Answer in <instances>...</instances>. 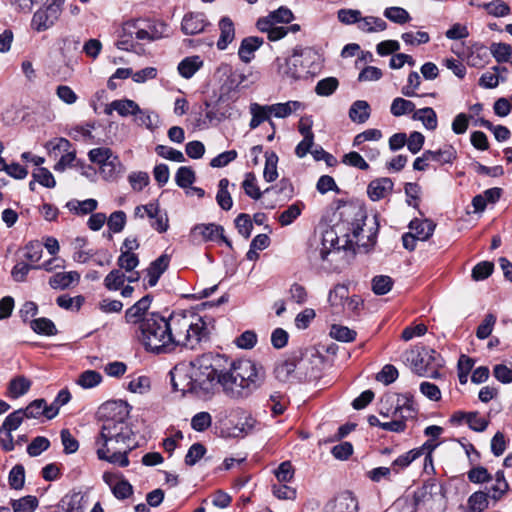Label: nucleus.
Masks as SVG:
<instances>
[{"label": "nucleus", "mask_w": 512, "mask_h": 512, "mask_svg": "<svg viewBox=\"0 0 512 512\" xmlns=\"http://www.w3.org/2000/svg\"><path fill=\"white\" fill-rule=\"evenodd\" d=\"M261 19H266L276 25L281 23L288 24L294 19V15L289 8L282 6Z\"/></svg>", "instance_id": "a18cd8bd"}, {"label": "nucleus", "mask_w": 512, "mask_h": 512, "mask_svg": "<svg viewBox=\"0 0 512 512\" xmlns=\"http://www.w3.org/2000/svg\"><path fill=\"white\" fill-rule=\"evenodd\" d=\"M196 179L195 172L191 167L181 166L175 174V182L180 188L190 187Z\"/></svg>", "instance_id": "37998d69"}, {"label": "nucleus", "mask_w": 512, "mask_h": 512, "mask_svg": "<svg viewBox=\"0 0 512 512\" xmlns=\"http://www.w3.org/2000/svg\"><path fill=\"white\" fill-rule=\"evenodd\" d=\"M191 234L203 242L225 243L229 248L232 247L231 241L224 235V228L215 223L197 224L193 227Z\"/></svg>", "instance_id": "9d476101"}, {"label": "nucleus", "mask_w": 512, "mask_h": 512, "mask_svg": "<svg viewBox=\"0 0 512 512\" xmlns=\"http://www.w3.org/2000/svg\"><path fill=\"white\" fill-rule=\"evenodd\" d=\"M488 494L482 491L473 493L469 499V508L474 512H483L488 506Z\"/></svg>", "instance_id": "13d9d810"}, {"label": "nucleus", "mask_w": 512, "mask_h": 512, "mask_svg": "<svg viewBox=\"0 0 512 512\" xmlns=\"http://www.w3.org/2000/svg\"><path fill=\"white\" fill-rule=\"evenodd\" d=\"M46 401L44 399H36L32 401L26 408L22 409L25 418H39L40 416L46 417Z\"/></svg>", "instance_id": "6e6d98bb"}, {"label": "nucleus", "mask_w": 512, "mask_h": 512, "mask_svg": "<svg viewBox=\"0 0 512 512\" xmlns=\"http://www.w3.org/2000/svg\"><path fill=\"white\" fill-rule=\"evenodd\" d=\"M407 361L413 371L420 375H426L430 370L443 366V359L434 349L422 347L413 349L407 353Z\"/></svg>", "instance_id": "423d86ee"}, {"label": "nucleus", "mask_w": 512, "mask_h": 512, "mask_svg": "<svg viewBox=\"0 0 512 512\" xmlns=\"http://www.w3.org/2000/svg\"><path fill=\"white\" fill-rule=\"evenodd\" d=\"M166 317L158 312L146 315L135 330L138 341L146 351L154 354L169 353Z\"/></svg>", "instance_id": "7ed1b4c3"}, {"label": "nucleus", "mask_w": 512, "mask_h": 512, "mask_svg": "<svg viewBox=\"0 0 512 512\" xmlns=\"http://www.w3.org/2000/svg\"><path fill=\"white\" fill-rule=\"evenodd\" d=\"M263 43L264 40L260 37L250 36L244 38L238 49L239 58L244 63H249L253 59L255 51L258 50Z\"/></svg>", "instance_id": "aec40b11"}, {"label": "nucleus", "mask_w": 512, "mask_h": 512, "mask_svg": "<svg viewBox=\"0 0 512 512\" xmlns=\"http://www.w3.org/2000/svg\"><path fill=\"white\" fill-rule=\"evenodd\" d=\"M415 107L412 101L397 97L391 103L390 112L393 116L400 117L415 111Z\"/></svg>", "instance_id": "a19ab883"}, {"label": "nucleus", "mask_w": 512, "mask_h": 512, "mask_svg": "<svg viewBox=\"0 0 512 512\" xmlns=\"http://www.w3.org/2000/svg\"><path fill=\"white\" fill-rule=\"evenodd\" d=\"M39 501L36 496L27 495L17 500L11 501L13 512H34L38 507Z\"/></svg>", "instance_id": "4c0bfd02"}, {"label": "nucleus", "mask_w": 512, "mask_h": 512, "mask_svg": "<svg viewBox=\"0 0 512 512\" xmlns=\"http://www.w3.org/2000/svg\"><path fill=\"white\" fill-rule=\"evenodd\" d=\"M151 303L152 297L150 295L142 297L125 311V322L128 324H138L139 326L142 319L149 314L147 311L150 308Z\"/></svg>", "instance_id": "4468645a"}, {"label": "nucleus", "mask_w": 512, "mask_h": 512, "mask_svg": "<svg viewBox=\"0 0 512 512\" xmlns=\"http://www.w3.org/2000/svg\"><path fill=\"white\" fill-rule=\"evenodd\" d=\"M265 167L263 171V177L267 182H273L278 177L277 172V163L278 156L275 152H266L265 153Z\"/></svg>", "instance_id": "ea45409f"}, {"label": "nucleus", "mask_w": 512, "mask_h": 512, "mask_svg": "<svg viewBox=\"0 0 512 512\" xmlns=\"http://www.w3.org/2000/svg\"><path fill=\"white\" fill-rule=\"evenodd\" d=\"M490 52L498 63H504L509 61L512 49L511 46L506 43H492Z\"/></svg>", "instance_id": "603ef678"}, {"label": "nucleus", "mask_w": 512, "mask_h": 512, "mask_svg": "<svg viewBox=\"0 0 512 512\" xmlns=\"http://www.w3.org/2000/svg\"><path fill=\"white\" fill-rule=\"evenodd\" d=\"M276 63L280 74L297 80L317 73L320 66V55L312 47L296 46L290 57L277 58Z\"/></svg>", "instance_id": "20e7f679"}, {"label": "nucleus", "mask_w": 512, "mask_h": 512, "mask_svg": "<svg viewBox=\"0 0 512 512\" xmlns=\"http://www.w3.org/2000/svg\"><path fill=\"white\" fill-rule=\"evenodd\" d=\"M80 274L77 271L58 272L49 278V285L55 290H66L78 285Z\"/></svg>", "instance_id": "dca6fc26"}, {"label": "nucleus", "mask_w": 512, "mask_h": 512, "mask_svg": "<svg viewBox=\"0 0 512 512\" xmlns=\"http://www.w3.org/2000/svg\"><path fill=\"white\" fill-rule=\"evenodd\" d=\"M387 28L386 22L374 16L361 17L358 29L365 33L384 31Z\"/></svg>", "instance_id": "f704fd0d"}, {"label": "nucleus", "mask_w": 512, "mask_h": 512, "mask_svg": "<svg viewBox=\"0 0 512 512\" xmlns=\"http://www.w3.org/2000/svg\"><path fill=\"white\" fill-rule=\"evenodd\" d=\"M483 8L488 14L495 17H503L510 14V7L503 0H495L489 3H485Z\"/></svg>", "instance_id": "bf43d9fd"}, {"label": "nucleus", "mask_w": 512, "mask_h": 512, "mask_svg": "<svg viewBox=\"0 0 512 512\" xmlns=\"http://www.w3.org/2000/svg\"><path fill=\"white\" fill-rule=\"evenodd\" d=\"M309 362L310 361L307 357H301L298 359V357L295 355L281 360L275 365V377L280 382H288L294 378L301 379V376H297L298 372H296V370L306 368L307 363Z\"/></svg>", "instance_id": "1a4fd4ad"}, {"label": "nucleus", "mask_w": 512, "mask_h": 512, "mask_svg": "<svg viewBox=\"0 0 512 512\" xmlns=\"http://www.w3.org/2000/svg\"><path fill=\"white\" fill-rule=\"evenodd\" d=\"M168 337L170 338L169 352L177 346L193 349L201 340L203 335V324L194 323L192 319L183 314H171L166 318Z\"/></svg>", "instance_id": "39448f33"}, {"label": "nucleus", "mask_w": 512, "mask_h": 512, "mask_svg": "<svg viewBox=\"0 0 512 512\" xmlns=\"http://www.w3.org/2000/svg\"><path fill=\"white\" fill-rule=\"evenodd\" d=\"M371 114V108L367 101L357 100L349 109V118L352 122L363 124L365 123Z\"/></svg>", "instance_id": "393cba45"}, {"label": "nucleus", "mask_w": 512, "mask_h": 512, "mask_svg": "<svg viewBox=\"0 0 512 512\" xmlns=\"http://www.w3.org/2000/svg\"><path fill=\"white\" fill-rule=\"evenodd\" d=\"M269 107L271 114H273L276 118H286L293 112H296L299 109H303L304 105L299 101H288L285 103L269 105Z\"/></svg>", "instance_id": "7c9ffc66"}, {"label": "nucleus", "mask_w": 512, "mask_h": 512, "mask_svg": "<svg viewBox=\"0 0 512 512\" xmlns=\"http://www.w3.org/2000/svg\"><path fill=\"white\" fill-rule=\"evenodd\" d=\"M8 482L12 489L20 490L25 482V470L20 464L15 465L9 472Z\"/></svg>", "instance_id": "864d4df0"}, {"label": "nucleus", "mask_w": 512, "mask_h": 512, "mask_svg": "<svg viewBox=\"0 0 512 512\" xmlns=\"http://www.w3.org/2000/svg\"><path fill=\"white\" fill-rule=\"evenodd\" d=\"M229 180L227 178H222L218 183V192L216 195V201L218 205L225 211H228L232 208L233 200L228 191Z\"/></svg>", "instance_id": "c9c22d12"}, {"label": "nucleus", "mask_w": 512, "mask_h": 512, "mask_svg": "<svg viewBox=\"0 0 512 512\" xmlns=\"http://www.w3.org/2000/svg\"><path fill=\"white\" fill-rule=\"evenodd\" d=\"M170 262V256L162 254L157 259L152 261L147 268L148 285L154 287L161 275L167 270Z\"/></svg>", "instance_id": "6ab92c4d"}, {"label": "nucleus", "mask_w": 512, "mask_h": 512, "mask_svg": "<svg viewBox=\"0 0 512 512\" xmlns=\"http://www.w3.org/2000/svg\"><path fill=\"white\" fill-rule=\"evenodd\" d=\"M126 281L125 274L120 269H113L104 279V286L109 291H117Z\"/></svg>", "instance_id": "c03bdc74"}, {"label": "nucleus", "mask_w": 512, "mask_h": 512, "mask_svg": "<svg viewBox=\"0 0 512 512\" xmlns=\"http://www.w3.org/2000/svg\"><path fill=\"white\" fill-rule=\"evenodd\" d=\"M102 381V375L95 370H86L77 379V384L85 389L93 388Z\"/></svg>", "instance_id": "49530a36"}, {"label": "nucleus", "mask_w": 512, "mask_h": 512, "mask_svg": "<svg viewBox=\"0 0 512 512\" xmlns=\"http://www.w3.org/2000/svg\"><path fill=\"white\" fill-rule=\"evenodd\" d=\"M304 205L301 202H296L284 210L278 217V221L282 226L292 224L302 212Z\"/></svg>", "instance_id": "79ce46f5"}, {"label": "nucleus", "mask_w": 512, "mask_h": 512, "mask_svg": "<svg viewBox=\"0 0 512 512\" xmlns=\"http://www.w3.org/2000/svg\"><path fill=\"white\" fill-rule=\"evenodd\" d=\"M339 85V82L334 77H327L325 79L320 80L316 87L315 92L320 96H330L335 92Z\"/></svg>", "instance_id": "052dcab7"}, {"label": "nucleus", "mask_w": 512, "mask_h": 512, "mask_svg": "<svg viewBox=\"0 0 512 512\" xmlns=\"http://www.w3.org/2000/svg\"><path fill=\"white\" fill-rule=\"evenodd\" d=\"M210 22L203 12H188L183 16L181 31L185 35H197L205 31Z\"/></svg>", "instance_id": "9b49d317"}, {"label": "nucleus", "mask_w": 512, "mask_h": 512, "mask_svg": "<svg viewBox=\"0 0 512 512\" xmlns=\"http://www.w3.org/2000/svg\"><path fill=\"white\" fill-rule=\"evenodd\" d=\"M394 183L388 177L372 180L367 187V194L372 201H379L393 190Z\"/></svg>", "instance_id": "2eb2a0df"}, {"label": "nucleus", "mask_w": 512, "mask_h": 512, "mask_svg": "<svg viewBox=\"0 0 512 512\" xmlns=\"http://www.w3.org/2000/svg\"><path fill=\"white\" fill-rule=\"evenodd\" d=\"M235 226L238 232L246 239L251 235L253 224L250 216L246 213L239 214L235 219Z\"/></svg>", "instance_id": "338daca9"}, {"label": "nucleus", "mask_w": 512, "mask_h": 512, "mask_svg": "<svg viewBox=\"0 0 512 512\" xmlns=\"http://www.w3.org/2000/svg\"><path fill=\"white\" fill-rule=\"evenodd\" d=\"M349 288L345 284H336L328 294V302L333 313L339 314L345 310V301L348 299Z\"/></svg>", "instance_id": "f3484780"}, {"label": "nucleus", "mask_w": 512, "mask_h": 512, "mask_svg": "<svg viewBox=\"0 0 512 512\" xmlns=\"http://www.w3.org/2000/svg\"><path fill=\"white\" fill-rule=\"evenodd\" d=\"M130 409V405L125 401H107L99 407L97 416L102 424H119L129 421Z\"/></svg>", "instance_id": "0eeeda50"}, {"label": "nucleus", "mask_w": 512, "mask_h": 512, "mask_svg": "<svg viewBox=\"0 0 512 512\" xmlns=\"http://www.w3.org/2000/svg\"><path fill=\"white\" fill-rule=\"evenodd\" d=\"M134 435L129 421L102 424L100 434L95 440L96 453L100 460L120 467L129 465L128 454L133 446L130 440Z\"/></svg>", "instance_id": "f03ea898"}, {"label": "nucleus", "mask_w": 512, "mask_h": 512, "mask_svg": "<svg viewBox=\"0 0 512 512\" xmlns=\"http://www.w3.org/2000/svg\"><path fill=\"white\" fill-rule=\"evenodd\" d=\"M393 286V280L387 275H378L372 279V290L376 295L387 294Z\"/></svg>", "instance_id": "3c124183"}, {"label": "nucleus", "mask_w": 512, "mask_h": 512, "mask_svg": "<svg viewBox=\"0 0 512 512\" xmlns=\"http://www.w3.org/2000/svg\"><path fill=\"white\" fill-rule=\"evenodd\" d=\"M436 224L430 219L414 218L409 223V229L415 232L418 240L426 241L434 233Z\"/></svg>", "instance_id": "5701e85b"}, {"label": "nucleus", "mask_w": 512, "mask_h": 512, "mask_svg": "<svg viewBox=\"0 0 512 512\" xmlns=\"http://www.w3.org/2000/svg\"><path fill=\"white\" fill-rule=\"evenodd\" d=\"M223 359L218 354H204L195 360L189 375L175 368L170 373L173 389L207 398L220 387L227 397L238 400L249 397L262 385L264 371L254 361L240 359L221 368Z\"/></svg>", "instance_id": "f257e3e1"}, {"label": "nucleus", "mask_w": 512, "mask_h": 512, "mask_svg": "<svg viewBox=\"0 0 512 512\" xmlns=\"http://www.w3.org/2000/svg\"><path fill=\"white\" fill-rule=\"evenodd\" d=\"M135 122L139 126H145L147 129L154 131L158 128L159 116L154 111L140 108V112H137Z\"/></svg>", "instance_id": "72a5a7b5"}, {"label": "nucleus", "mask_w": 512, "mask_h": 512, "mask_svg": "<svg viewBox=\"0 0 512 512\" xmlns=\"http://www.w3.org/2000/svg\"><path fill=\"white\" fill-rule=\"evenodd\" d=\"M356 331L342 325L334 324L330 328V336L337 341L352 342L356 338Z\"/></svg>", "instance_id": "de8ad7c7"}, {"label": "nucleus", "mask_w": 512, "mask_h": 512, "mask_svg": "<svg viewBox=\"0 0 512 512\" xmlns=\"http://www.w3.org/2000/svg\"><path fill=\"white\" fill-rule=\"evenodd\" d=\"M358 502L349 491L337 495L332 501L325 505L324 512H357Z\"/></svg>", "instance_id": "f8f14e48"}, {"label": "nucleus", "mask_w": 512, "mask_h": 512, "mask_svg": "<svg viewBox=\"0 0 512 512\" xmlns=\"http://www.w3.org/2000/svg\"><path fill=\"white\" fill-rule=\"evenodd\" d=\"M24 418L25 415L22 409L15 410L5 418L1 428H3L4 431L12 432L21 425Z\"/></svg>", "instance_id": "69168bd1"}, {"label": "nucleus", "mask_w": 512, "mask_h": 512, "mask_svg": "<svg viewBox=\"0 0 512 512\" xmlns=\"http://www.w3.org/2000/svg\"><path fill=\"white\" fill-rule=\"evenodd\" d=\"M30 327L37 334L53 336L57 333L55 324L50 319L45 317L31 320Z\"/></svg>", "instance_id": "e433bc0d"}, {"label": "nucleus", "mask_w": 512, "mask_h": 512, "mask_svg": "<svg viewBox=\"0 0 512 512\" xmlns=\"http://www.w3.org/2000/svg\"><path fill=\"white\" fill-rule=\"evenodd\" d=\"M212 424V417L208 412H199L191 419V427L198 432H203Z\"/></svg>", "instance_id": "774afa93"}, {"label": "nucleus", "mask_w": 512, "mask_h": 512, "mask_svg": "<svg viewBox=\"0 0 512 512\" xmlns=\"http://www.w3.org/2000/svg\"><path fill=\"white\" fill-rule=\"evenodd\" d=\"M117 265L126 272H132L139 265L138 255L135 253L121 252L117 259Z\"/></svg>", "instance_id": "680f3d73"}, {"label": "nucleus", "mask_w": 512, "mask_h": 512, "mask_svg": "<svg viewBox=\"0 0 512 512\" xmlns=\"http://www.w3.org/2000/svg\"><path fill=\"white\" fill-rule=\"evenodd\" d=\"M413 119L421 121L428 130H435L438 125L436 112L431 107L418 109L413 114Z\"/></svg>", "instance_id": "2f4dec72"}, {"label": "nucleus", "mask_w": 512, "mask_h": 512, "mask_svg": "<svg viewBox=\"0 0 512 512\" xmlns=\"http://www.w3.org/2000/svg\"><path fill=\"white\" fill-rule=\"evenodd\" d=\"M113 111H116L122 117L137 116V112H140V106L130 99L114 100L105 107V114L111 115Z\"/></svg>", "instance_id": "a211bd4d"}, {"label": "nucleus", "mask_w": 512, "mask_h": 512, "mask_svg": "<svg viewBox=\"0 0 512 512\" xmlns=\"http://www.w3.org/2000/svg\"><path fill=\"white\" fill-rule=\"evenodd\" d=\"M32 382L23 375L12 378L8 385V396L17 399L25 395L31 388Z\"/></svg>", "instance_id": "a878e982"}, {"label": "nucleus", "mask_w": 512, "mask_h": 512, "mask_svg": "<svg viewBox=\"0 0 512 512\" xmlns=\"http://www.w3.org/2000/svg\"><path fill=\"white\" fill-rule=\"evenodd\" d=\"M65 0H52L45 8L38 9L31 20V27L37 32L46 31L59 19Z\"/></svg>", "instance_id": "6e6552de"}, {"label": "nucleus", "mask_w": 512, "mask_h": 512, "mask_svg": "<svg viewBox=\"0 0 512 512\" xmlns=\"http://www.w3.org/2000/svg\"><path fill=\"white\" fill-rule=\"evenodd\" d=\"M146 24L147 32L149 33V41H155L163 38L167 33V25L162 21H147L143 20Z\"/></svg>", "instance_id": "09e8293b"}, {"label": "nucleus", "mask_w": 512, "mask_h": 512, "mask_svg": "<svg viewBox=\"0 0 512 512\" xmlns=\"http://www.w3.org/2000/svg\"><path fill=\"white\" fill-rule=\"evenodd\" d=\"M327 240L324 239V241L315 247L313 250L310 251L309 259L312 265L317 266L319 269L326 270L327 267L324 265L326 261H328V257L332 253H338V251H331L327 248L326 242Z\"/></svg>", "instance_id": "c756f323"}, {"label": "nucleus", "mask_w": 512, "mask_h": 512, "mask_svg": "<svg viewBox=\"0 0 512 512\" xmlns=\"http://www.w3.org/2000/svg\"><path fill=\"white\" fill-rule=\"evenodd\" d=\"M242 188L245 194L254 200H259L263 193H269L270 191L274 190V187H268L263 192H261L257 185L256 176L252 172L245 174V178L242 182Z\"/></svg>", "instance_id": "cd10ccee"}, {"label": "nucleus", "mask_w": 512, "mask_h": 512, "mask_svg": "<svg viewBox=\"0 0 512 512\" xmlns=\"http://www.w3.org/2000/svg\"><path fill=\"white\" fill-rule=\"evenodd\" d=\"M126 213L122 210L115 211L107 218V225L113 233H120L126 225Z\"/></svg>", "instance_id": "8fccbe9b"}, {"label": "nucleus", "mask_w": 512, "mask_h": 512, "mask_svg": "<svg viewBox=\"0 0 512 512\" xmlns=\"http://www.w3.org/2000/svg\"><path fill=\"white\" fill-rule=\"evenodd\" d=\"M250 113L252 115V119L249 123L251 129L257 128L261 123L268 120L271 115L269 105L262 106L257 103L250 105Z\"/></svg>", "instance_id": "473e14b6"}, {"label": "nucleus", "mask_w": 512, "mask_h": 512, "mask_svg": "<svg viewBox=\"0 0 512 512\" xmlns=\"http://www.w3.org/2000/svg\"><path fill=\"white\" fill-rule=\"evenodd\" d=\"M97 206V200L92 198L83 201L72 199L66 203V207L70 212L81 216L92 213L97 209Z\"/></svg>", "instance_id": "c85d7f7f"}, {"label": "nucleus", "mask_w": 512, "mask_h": 512, "mask_svg": "<svg viewBox=\"0 0 512 512\" xmlns=\"http://www.w3.org/2000/svg\"><path fill=\"white\" fill-rule=\"evenodd\" d=\"M85 301V298L82 295H78L75 297H70L66 294L60 295L56 299V303L59 307L65 310H71L75 308L77 311L81 308Z\"/></svg>", "instance_id": "5fc2aeb1"}, {"label": "nucleus", "mask_w": 512, "mask_h": 512, "mask_svg": "<svg viewBox=\"0 0 512 512\" xmlns=\"http://www.w3.org/2000/svg\"><path fill=\"white\" fill-rule=\"evenodd\" d=\"M220 36L217 41V48L225 50L235 38V28L232 20L225 16L219 21Z\"/></svg>", "instance_id": "4be33fe9"}, {"label": "nucleus", "mask_w": 512, "mask_h": 512, "mask_svg": "<svg viewBox=\"0 0 512 512\" xmlns=\"http://www.w3.org/2000/svg\"><path fill=\"white\" fill-rule=\"evenodd\" d=\"M256 27L260 32L267 33L270 41H278L288 34V29L269 22L266 19H258Z\"/></svg>", "instance_id": "b1692460"}, {"label": "nucleus", "mask_w": 512, "mask_h": 512, "mask_svg": "<svg viewBox=\"0 0 512 512\" xmlns=\"http://www.w3.org/2000/svg\"><path fill=\"white\" fill-rule=\"evenodd\" d=\"M383 15L393 23L403 25L411 20L409 12L398 6L388 7L384 10Z\"/></svg>", "instance_id": "58836bf2"}, {"label": "nucleus", "mask_w": 512, "mask_h": 512, "mask_svg": "<svg viewBox=\"0 0 512 512\" xmlns=\"http://www.w3.org/2000/svg\"><path fill=\"white\" fill-rule=\"evenodd\" d=\"M417 413L418 411L415 408V404L411 396H397L396 405L392 412V418H398L406 423L407 420L416 418Z\"/></svg>", "instance_id": "ddd939ff"}, {"label": "nucleus", "mask_w": 512, "mask_h": 512, "mask_svg": "<svg viewBox=\"0 0 512 512\" xmlns=\"http://www.w3.org/2000/svg\"><path fill=\"white\" fill-rule=\"evenodd\" d=\"M206 453V448L201 443H194L188 449L185 456V464L194 466Z\"/></svg>", "instance_id": "0e129e2a"}, {"label": "nucleus", "mask_w": 512, "mask_h": 512, "mask_svg": "<svg viewBox=\"0 0 512 512\" xmlns=\"http://www.w3.org/2000/svg\"><path fill=\"white\" fill-rule=\"evenodd\" d=\"M49 447L50 441L46 437L37 436L27 446V453L31 457H36L39 456L42 452L46 451Z\"/></svg>", "instance_id": "e2e57ef3"}, {"label": "nucleus", "mask_w": 512, "mask_h": 512, "mask_svg": "<svg viewBox=\"0 0 512 512\" xmlns=\"http://www.w3.org/2000/svg\"><path fill=\"white\" fill-rule=\"evenodd\" d=\"M467 424L470 429L476 432H483L489 425V419L482 416L479 412H468Z\"/></svg>", "instance_id": "4d7b16f0"}, {"label": "nucleus", "mask_w": 512, "mask_h": 512, "mask_svg": "<svg viewBox=\"0 0 512 512\" xmlns=\"http://www.w3.org/2000/svg\"><path fill=\"white\" fill-rule=\"evenodd\" d=\"M203 66V61L200 56H189L184 58L178 64V72L179 74L185 78H191L201 67Z\"/></svg>", "instance_id": "bb28decb"}, {"label": "nucleus", "mask_w": 512, "mask_h": 512, "mask_svg": "<svg viewBox=\"0 0 512 512\" xmlns=\"http://www.w3.org/2000/svg\"><path fill=\"white\" fill-rule=\"evenodd\" d=\"M427 155L430 156L431 162H436L439 165H452L457 159V150L454 146L445 144L438 150H427Z\"/></svg>", "instance_id": "412c9836"}]
</instances>
